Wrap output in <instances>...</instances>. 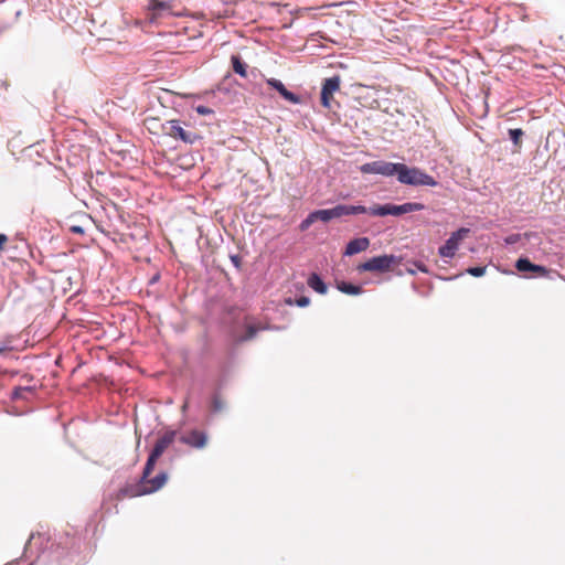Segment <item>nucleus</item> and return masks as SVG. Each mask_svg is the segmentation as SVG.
I'll return each instance as SVG.
<instances>
[{"label": "nucleus", "instance_id": "1", "mask_svg": "<svg viewBox=\"0 0 565 565\" xmlns=\"http://www.w3.org/2000/svg\"><path fill=\"white\" fill-rule=\"evenodd\" d=\"M425 209L423 203L418 202H408L402 205L394 204H384V205H373L371 207H366L364 205H348V204H338L332 209L326 210H317L315 211V215L319 217V221L324 223L333 220L340 218L349 215H358L369 213L372 216H386L394 215L399 216L402 214L418 212Z\"/></svg>", "mask_w": 565, "mask_h": 565}, {"label": "nucleus", "instance_id": "2", "mask_svg": "<svg viewBox=\"0 0 565 565\" xmlns=\"http://www.w3.org/2000/svg\"><path fill=\"white\" fill-rule=\"evenodd\" d=\"M152 471L153 469H150L146 473L145 467L140 480L135 484H129L122 488L120 490V494L127 498H135L150 494L160 490L166 484L168 475L167 472H160L156 477L150 478Z\"/></svg>", "mask_w": 565, "mask_h": 565}, {"label": "nucleus", "instance_id": "3", "mask_svg": "<svg viewBox=\"0 0 565 565\" xmlns=\"http://www.w3.org/2000/svg\"><path fill=\"white\" fill-rule=\"evenodd\" d=\"M396 177L401 183L407 185H437V181L431 175L416 167L411 168L404 163H397Z\"/></svg>", "mask_w": 565, "mask_h": 565}, {"label": "nucleus", "instance_id": "4", "mask_svg": "<svg viewBox=\"0 0 565 565\" xmlns=\"http://www.w3.org/2000/svg\"><path fill=\"white\" fill-rule=\"evenodd\" d=\"M399 262L394 255H381L373 257L358 266L359 271H372V273H388L394 266L398 265Z\"/></svg>", "mask_w": 565, "mask_h": 565}, {"label": "nucleus", "instance_id": "5", "mask_svg": "<svg viewBox=\"0 0 565 565\" xmlns=\"http://www.w3.org/2000/svg\"><path fill=\"white\" fill-rule=\"evenodd\" d=\"M175 438V431H166L156 443L146 462V473L154 468L160 456L172 445Z\"/></svg>", "mask_w": 565, "mask_h": 565}, {"label": "nucleus", "instance_id": "6", "mask_svg": "<svg viewBox=\"0 0 565 565\" xmlns=\"http://www.w3.org/2000/svg\"><path fill=\"white\" fill-rule=\"evenodd\" d=\"M162 131L164 135H167L173 139H179L185 143H193L196 139V135L193 132L186 131L181 126V121L177 120V119L168 120L166 124H163Z\"/></svg>", "mask_w": 565, "mask_h": 565}, {"label": "nucleus", "instance_id": "7", "mask_svg": "<svg viewBox=\"0 0 565 565\" xmlns=\"http://www.w3.org/2000/svg\"><path fill=\"white\" fill-rule=\"evenodd\" d=\"M397 163L377 160L372 162H366L360 167V171L363 174H380L383 177H393L396 175Z\"/></svg>", "mask_w": 565, "mask_h": 565}, {"label": "nucleus", "instance_id": "8", "mask_svg": "<svg viewBox=\"0 0 565 565\" xmlns=\"http://www.w3.org/2000/svg\"><path fill=\"white\" fill-rule=\"evenodd\" d=\"M469 230L465 227L454 232L446 241V243L439 247V255L441 257L452 258L459 247L460 242L467 236Z\"/></svg>", "mask_w": 565, "mask_h": 565}, {"label": "nucleus", "instance_id": "9", "mask_svg": "<svg viewBox=\"0 0 565 565\" xmlns=\"http://www.w3.org/2000/svg\"><path fill=\"white\" fill-rule=\"evenodd\" d=\"M341 78L339 75L326 78L321 88V105L331 108L333 95L340 89Z\"/></svg>", "mask_w": 565, "mask_h": 565}, {"label": "nucleus", "instance_id": "10", "mask_svg": "<svg viewBox=\"0 0 565 565\" xmlns=\"http://www.w3.org/2000/svg\"><path fill=\"white\" fill-rule=\"evenodd\" d=\"M180 440L190 447L202 449L207 444V436L204 431L192 429L183 435Z\"/></svg>", "mask_w": 565, "mask_h": 565}, {"label": "nucleus", "instance_id": "11", "mask_svg": "<svg viewBox=\"0 0 565 565\" xmlns=\"http://www.w3.org/2000/svg\"><path fill=\"white\" fill-rule=\"evenodd\" d=\"M266 83L270 87L275 88L286 100H288L292 104L300 103V97L298 95L294 94L292 92H289L279 79L268 78L266 81Z\"/></svg>", "mask_w": 565, "mask_h": 565}, {"label": "nucleus", "instance_id": "12", "mask_svg": "<svg viewBox=\"0 0 565 565\" xmlns=\"http://www.w3.org/2000/svg\"><path fill=\"white\" fill-rule=\"evenodd\" d=\"M370 246V239L367 237H358L350 241L347 244L344 255L352 256L358 253L364 252Z\"/></svg>", "mask_w": 565, "mask_h": 565}, {"label": "nucleus", "instance_id": "13", "mask_svg": "<svg viewBox=\"0 0 565 565\" xmlns=\"http://www.w3.org/2000/svg\"><path fill=\"white\" fill-rule=\"evenodd\" d=\"M307 284L318 294L324 295L327 292V285L317 274H311L307 280Z\"/></svg>", "mask_w": 565, "mask_h": 565}, {"label": "nucleus", "instance_id": "14", "mask_svg": "<svg viewBox=\"0 0 565 565\" xmlns=\"http://www.w3.org/2000/svg\"><path fill=\"white\" fill-rule=\"evenodd\" d=\"M148 8L153 12L152 18H156L157 15H160L162 11H168L170 6L160 0H150Z\"/></svg>", "mask_w": 565, "mask_h": 565}, {"label": "nucleus", "instance_id": "15", "mask_svg": "<svg viewBox=\"0 0 565 565\" xmlns=\"http://www.w3.org/2000/svg\"><path fill=\"white\" fill-rule=\"evenodd\" d=\"M231 61H232V65H233V71L241 75L242 77H246L247 76V70H246V64L242 62L241 57L238 55H232L231 57Z\"/></svg>", "mask_w": 565, "mask_h": 565}, {"label": "nucleus", "instance_id": "16", "mask_svg": "<svg viewBox=\"0 0 565 565\" xmlns=\"http://www.w3.org/2000/svg\"><path fill=\"white\" fill-rule=\"evenodd\" d=\"M338 289L348 295H359L362 292V288L350 282L340 281L337 285Z\"/></svg>", "mask_w": 565, "mask_h": 565}, {"label": "nucleus", "instance_id": "17", "mask_svg": "<svg viewBox=\"0 0 565 565\" xmlns=\"http://www.w3.org/2000/svg\"><path fill=\"white\" fill-rule=\"evenodd\" d=\"M523 135H524V131L521 128H515V129L509 130V136L516 149H520L522 146Z\"/></svg>", "mask_w": 565, "mask_h": 565}, {"label": "nucleus", "instance_id": "18", "mask_svg": "<svg viewBox=\"0 0 565 565\" xmlns=\"http://www.w3.org/2000/svg\"><path fill=\"white\" fill-rule=\"evenodd\" d=\"M262 328H258L256 326H253V324H248L246 327V332L243 337L239 338V341L241 342H244V341H249L252 339L255 338V335L257 334L258 330H260Z\"/></svg>", "mask_w": 565, "mask_h": 565}, {"label": "nucleus", "instance_id": "19", "mask_svg": "<svg viewBox=\"0 0 565 565\" xmlns=\"http://www.w3.org/2000/svg\"><path fill=\"white\" fill-rule=\"evenodd\" d=\"M533 265L527 258H519L515 263V268L520 271H531Z\"/></svg>", "mask_w": 565, "mask_h": 565}, {"label": "nucleus", "instance_id": "20", "mask_svg": "<svg viewBox=\"0 0 565 565\" xmlns=\"http://www.w3.org/2000/svg\"><path fill=\"white\" fill-rule=\"evenodd\" d=\"M11 350V339L8 335L0 337V354Z\"/></svg>", "mask_w": 565, "mask_h": 565}, {"label": "nucleus", "instance_id": "21", "mask_svg": "<svg viewBox=\"0 0 565 565\" xmlns=\"http://www.w3.org/2000/svg\"><path fill=\"white\" fill-rule=\"evenodd\" d=\"M211 407L213 412H221L224 408V402L220 395L215 394L213 396Z\"/></svg>", "mask_w": 565, "mask_h": 565}, {"label": "nucleus", "instance_id": "22", "mask_svg": "<svg viewBox=\"0 0 565 565\" xmlns=\"http://www.w3.org/2000/svg\"><path fill=\"white\" fill-rule=\"evenodd\" d=\"M317 220H319V217L315 215V212L310 213L308 217L301 222V230H307Z\"/></svg>", "mask_w": 565, "mask_h": 565}, {"label": "nucleus", "instance_id": "23", "mask_svg": "<svg viewBox=\"0 0 565 565\" xmlns=\"http://www.w3.org/2000/svg\"><path fill=\"white\" fill-rule=\"evenodd\" d=\"M467 273L473 277H481L486 273V267H469Z\"/></svg>", "mask_w": 565, "mask_h": 565}, {"label": "nucleus", "instance_id": "24", "mask_svg": "<svg viewBox=\"0 0 565 565\" xmlns=\"http://www.w3.org/2000/svg\"><path fill=\"white\" fill-rule=\"evenodd\" d=\"M531 271L535 273L537 276H547L548 269L541 265H533V269Z\"/></svg>", "mask_w": 565, "mask_h": 565}, {"label": "nucleus", "instance_id": "25", "mask_svg": "<svg viewBox=\"0 0 565 565\" xmlns=\"http://www.w3.org/2000/svg\"><path fill=\"white\" fill-rule=\"evenodd\" d=\"M298 307H307L310 303V299L308 297H300L295 302Z\"/></svg>", "mask_w": 565, "mask_h": 565}, {"label": "nucleus", "instance_id": "26", "mask_svg": "<svg viewBox=\"0 0 565 565\" xmlns=\"http://www.w3.org/2000/svg\"><path fill=\"white\" fill-rule=\"evenodd\" d=\"M195 109H196V113L200 115H209L212 113V110L210 108L202 106V105L198 106Z\"/></svg>", "mask_w": 565, "mask_h": 565}, {"label": "nucleus", "instance_id": "27", "mask_svg": "<svg viewBox=\"0 0 565 565\" xmlns=\"http://www.w3.org/2000/svg\"><path fill=\"white\" fill-rule=\"evenodd\" d=\"M8 236L6 234H0V250H2L8 243Z\"/></svg>", "mask_w": 565, "mask_h": 565}, {"label": "nucleus", "instance_id": "28", "mask_svg": "<svg viewBox=\"0 0 565 565\" xmlns=\"http://www.w3.org/2000/svg\"><path fill=\"white\" fill-rule=\"evenodd\" d=\"M72 231H73V232H76V233H82V232H83V231H82V228H81V227H78V226H73V227H72Z\"/></svg>", "mask_w": 565, "mask_h": 565}, {"label": "nucleus", "instance_id": "29", "mask_svg": "<svg viewBox=\"0 0 565 565\" xmlns=\"http://www.w3.org/2000/svg\"><path fill=\"white\" fill-rule=\"evenodd\" d=\"M418 268H419L422 271H426V269H425L423 266H418Z\"/></svg>", "mask_w": 565, "mask_h": 565}, {"label": "nucleus", "instance_id": "30", "mask_svg": "<svg viewBox=\"0 0 565 565\" xmlns=\"http://www.w3.org/2000/svg\"><path fill=\"white\" fill-rule=\"evenodd\" d=\"M288 305H292V301L290 299L286 300Z\"/></svg>", "mask_w": 565, "mask_h": 565}]
</instances>
